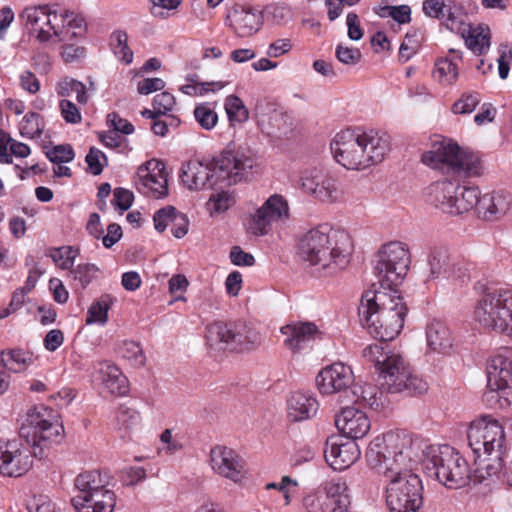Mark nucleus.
I'll list each match as a JSON object with an SVG mask.
<instances>
[{
  "mask_svg": "<svg viewBox=\"0 0 512 512\" xmlns=\"http://www.w3.org/2000/svg\"><path fill=\"white\" fill-rule=\"evenodd\" d=\"M421 438L389 431L374 438L366 452L367 462L387 481L386 503L390 511L420 509L423 484L414 472L420 463Z\"/></svg>",
  "mask_w": 512,
  "mask_h": 512,
  "instance_id": "obj_1",
  "label": "nucleus"
},
{
  "mask_svg": "<svg viewBox=\"0 0 512 512\" xmlns=\"http://www.w3.org/2000/svg\"><path fill=\"white\" fill-rule=\"evenodd\" d=\"M64 427L56 411L44 405L30 408L19 435L26 444L13 440L0 444V474L6 477H20L33 464V457H43L44 450L58 444L63 438Z\"/></svg>",
  "mask_w": 512,
  "mask_h": 512,
  "instance_id": "obj_2",
  "label": "nucleus"
},
{
  "mask_svg": "<svg viewBox=\"0 0 512 512\" xmlns=\"http://www.w3.org/2000/svg\"><path fill=\"white\" fill-rule=\"evenodd\" d=\"M363 357L374 364L378 373L379 387L370 383H356L351 387L352 401L361 406L378 409L383 393L421 394L427 391V383L413 375L404 358L394 350L378 344H370L362 351Z\"/></svg>",
  "mask_w": 512,
  "mask_h": 512,
  "instance_id": "obj_3",
  "label": "nucleus"
},
{
  "mask_svg": "<svg viewBox=\"0 0 512 512\" xmlns=\"http://www.w3.org/2000/svg\"><path fill=\"white\" fill-rule=\"evenodd\" d=\"M473 319L482 327L507 334L512 340V290L487 287L477 300ZM487 378L512 389V347H502L487 362Z\"/></svg>",
  "mask_w": 512,
  "mask_h": 512,
  "instance_id": "obj_4",
  "label": "nucleus"
},
{
  "mask_svg": "<svg viewBox=\"0 0 512 512\" xmlns=\"http://www.w3.org/2000/svg\"><path fill=\"white\" fill-rule=\"evenodd\" d=\"M298 250L303 260L316 266L324 276H332L349 264L352 242L346 231L323 224L299 239Z\"/></svg>",
  "mask_w": 512,
  "mask_h": 512,
  "instance_id": "obj_5",
  "label": "nucleus"
},
{
  "mask_svg": "<svg viewBox=\"0 0 512 512\" xmlns=\"http://www.w3.org/2000/svg\"><path fill=\"white\" fill-rule=\"evenodd\" d=\"M334 159L346 169L363 170L383 161L389 151L385 133L361 128L338 132L330 143Z\"/></svg>",
  "mask_w": 512,
  "mask_h": 512,
  "instance_id": "obj_6",
  "label": "nucleus"
},
{
  "mask_svg": "<svg viewBox=\"0 0 512 512\" xmlns=\"http://www.w3.org/2000/svg\"><path fill=\"white\" fill-rule=\"evenodd\" d=\"M419 458L424 473L448 489H459L470 483L471 468L467 460L450 445H429L421 439Z\"/></svg>",
  "mask_w": 512,
  "mask_h": 512,
  "instance_id": "obj_7",
  "label": "nucleus"
},
{
  "mask_svg": "<svg viewBox=\"0 0 512 512\" xmlns=\"http://www.w3.org/2000/svg\"><path fill=\"white\" fill-rule=\"evenodd\" d=\"M114 478L108 470H89L77 475L78 494L71 499L75 512H112L116 505Z\"/></svg>",
  "mask_w": 512,
  "mask_h": 512,
  "instance_id": "obj_8",
  "label": "nucleus"
},
{
  "mask_svg": "<svg viewBox=\"0 0 512 512\" xmlns=\"http://www.w3.org/2000/svg\"><path fill=\"white\" fill-rule=\"evenodd\" d=\"M421 160L431 168L446 169L459 177L479 176L482 169L476 153L449 139L434 141L431 149L422 154Z\"/></svg>",
  "mask_w": 512,
  "mask_h": 512,
  "instance_id": "obj_9",
  "label": "nucleus"
},
{
  "mask_svg": "<svg viewBox=\"0 0 512 512\" xmlns=\"http://www.w3.org/2000/svg\"><path fill=\"white\" fill-rule=\"evenodd\" d=\"M426 202L451 215H459L475 208L479 188L466 181L445 178L430 184L425 190Z\"/></svg>",
  "mask_w": 512,
  "mask_h": 512,
  "instance_id": "obj_10",
  "label": "nucleus"
},
{
  "mask_svg": "<svg viewBox=\"0 0 512 512\" xmlns=\"http://www.w3.org/2000/svg\"><path fill=\"white\" fill-rule=\"evenodd\" d=\"M467 440L475 456V462L482 456H492L493 460L505 456L504 428L498 420L490 416H482L471 422Z\"/></svg>",
  "mask_w": 512,
  "mask_h": 512,
  "instance_id": "obj_11",
  "label": "nucleus"
},
{
  "mask_svg": "<svg viewBox=\"0 0 512 512\" xmlns=\"http://www.w3.org/2000/svg\"><path fill=\"white\" fill-rule=\"evenodd\" d=\"M410 263L407 246L399 241L384 244L378 251L374 273L379 285L392 288L402 283Z\"/></svg>",
  "mask_w": 512,
  "mask_h": 512,
  "instance_id": "obj_12",
  "label": "nucleus"
},
{
  "mask_svg": "<svg viewBox=\"0 0 512 512\" xmlns=\"http://www.w3.org/2000/svg\"><path fill=\"white\" fill-rule=\"evenodd\" d=\"M302 506L306 512H349L346 481L338 477L322 483L303 497Z\"/></svg>",
  "mask_w": 512,
  "mask_h": 512,
  "instance_id": "obj_13",
  "label": "nucleus"
},
{
  "mask_svg": "<svg viewBox=\"0 0 512 512\" xmlns=\"http://www.w3.org/2000/svg\"><path fill=\"white\" fill-rule=\"evenodd\" d=\"M19 18L41 43L48 42L53 37L58 42H66L68 39L65 31L59 28V21H63V18L58 17L57 11L52 10L48 5L26 7Z\"/></svg>",
  "mask_w": 512,
  "mask_h": 512,
  "instance_id": "obj_14",
  "label": "nucleus"
},
{
  "mask_svg": "<svg viewBox=\"0 0 512 512\" xmlns=\"http://www.w3.org/2000/svg\"><path fill=\"white\" fill-rule=\"evenodd\" d=\"M214 164L218 167L220 179L228 185H235L252 175L255 159L247 148H227L214 158Z\"/></svg>",
  "mask_w": 512,
  "mask_h": 512,
  "instance_id": "obj_15",
  "label": "nucleus"
},
{
  "mask_svg": "<svg viewBox=\"0 0 512 512\" xmlns=\"http://www.w3.org/2000/svg\"><path fill=\"white\" fill-rule=\"evenodd\" d=\"M407 314V308H382V310H376L374 320L361 321L362 325L366 327L369 333L376 339H379L381 343H377L383 347L389 348L388 341L393 340L402 330L404 320Z\"/></svg>",
  "mask_w": 512,
  "mask_h": 512,
  "instance_id": "obj_16",
  "label": "nucleus"
},
{
  "mask_svg": "<svg viewBox=\"0 0 512 512\" xmlns=\"http://www.w3.org/2000/svg\"><path fill=\"white\" fill-rule=\"evenodd\" d=\"M139 181L136 183L138 192L161 199L168 195V173L165 163L161 160L150 159L137 170Z\"/></svg>",
  "mask_w": 512,
  "mask_h": 512,
  "instance_id": "obj_17",
  "label": "nucleus"
},
{
  "mask_svg": "<svg viewBox=\"0 0 512 512\" xmlns=\"http://www.w3.org/2000/svg\"><path fill=\"white\" fill-rule=\"evenodd\" d=\"M179 177L189 190L212 188L220 179L213 159H192L183 164Z\"/></svg>",
  "mask_w": 512,
  "mask_h": 512,
  "instance_id": "obj_18",
  "label": "nucleus"
},
{
  "mask_svg": "<svg viewBox=\"0 0 512 512\" xmlns=\"http://www.w3.org/2000/svg\"><path fill=\"white\" fill-rule=\"evenodd\" d=\"M301 186L305 193L326 203L337 201L342 193L338 180L330 173L320 169L305 171L301 176Z\"/></svg>",
  "mask_w": 512,
  "mask_h": 512,
  "instance_id": "obj_19",
  "label": "nucleus"
},
{
  "mask_svg": "<svg viewBox=\"0 0 512 512\" xmlns=\"http://www.w3.org/2000/svg\"><path fill=\"white\" fill-rule=\"evenodd\" d=\"M397 286L390 288H383L379 285V290L367 291L361 298V302L358 308V314L361 321L373 322L376 310H382V308H406L399 295Z\"/></svg>",
  "mask_w": 512,
  "mask_h": 512,
  "instance_id": "obj_20",
  "label": "nucleus"
},
{
  "mask_svg": "<svg viewBox=\"0 0 512 512\" xmlns=\"http://www.w3.org/2000/svg\"><path fill=\"white\" fill-rule=\"evenodd\" d=\"M210 463L217 474L235 483L245 477V461L231 448L221 445L213 447L210 451Z\"/></svg>",
  "mask_w": 512,
  "mask_h": 512,
  "instance_id": "obj_21",
  "label": "nucleus"
},
{
  "mask_svg": "<svg viewBox=\"0 0 512 512\" xmlns=\"http://www.w3.org/2000/svg\"><path fill=\"white\" fill-rule=\"evenodd\" d=\"M354 383V374L350 366L335 362L323 368L316 377L317 387L322 394H334L351 390Z\"/></svg>",
  "mask_w": 512,
  "mask_h": 512,
  "instance_id": "obj_22",
  "label": "nucleus"
},
{
  "mask_svg": "<svg viewBox=\"0 0 512 512\" xmlns=\"http://www.w3.org/2000/svg\"><path fill=\"white\" fill-rule=\"evenodd\" d=\"M324 457L330 467L341 471L360 457V450L355 441L347 439L344 442L343 436H331L326 440Z\"/></svg>",
  "mask_w": 512,
  "mask_h": 512,
  "instance_id": "obj_23",
  "label": "nucleus"
},
{
  "mask_svg": "<svg viewBox=\"0 0 512 512\" xmlns=\"http://www.w3.org/2000/svg\"><path fill=\"white\" fill-rule=\"evenodd\" d=\"M225 23L238 37H249L260 29L262 14L256 8L236 4L228 11Z\"/></svg>",
  "mask_w": 512,
  "mask_h": 512,
  "instance_id": "obj_24",
  "label": "nucleus"
},
{
  "mask_svg": "<svg viewBox=\"0 0 512 512\" xmlns=\"http://www.w3.org/2000/svg\"><path fill=\"white\" fill-rule=\"evenodd\" d=\"M280 332L285 336L284 346L293 353L309 348L320 333L315 323L301 321L282 326Z\"/></svg>",
  "mask_w": 512,
  "mask_h": 512,
  "instance_id": "obj_25",
  "label": "nucleus"
},
{
  "mask_svg": "<svg viewBox=\"0 0 512 512\" xmlns=\"http://www.w3.org/2000/svg\"><path fill=\"white\" fill-rule=\"evenodd\" d=\"M335 425L343 438L351 441L363 438L370 430L367 415L355 407H345L335 418Z\"/></svg>",
  "mask_w": 512,
  "mask_h": 512,
  "instance_id": "obj_26",
  "label": "nucleus"
},
{
  "mask_svg": "<svg viewBox=\"0 0 512 512\" xmlns=\"http://www.w3.org/2000/svg\"><path fill=\"white\" fill-rule=\"evenodd\" d=\"M93 380L111 395L123 396L128 392V379L114 364L100 362L92 374Z\"/></svg>",
  "mask_w": 512,
  "mask_h": 512,
  "instance_id": "obj_27",
  "label": "nucleus"
},
{
  "mask_svg": "<svg viewBox=\"0 0 512 512\" xmlns=\"http://www.w3.org/2000/svg\"><path fill=\"white\" fill-rule=\"evenodd\" d=\"M512 197L505 191H494L492 193L479 195V201L475 208L479 216L488 221H495L506 214L510 208Z\"/></svg>",
  "mask_w": 512,
  "mask_h": 512,
  "instance_id": "obj_28",
  "label": "nucleus"
},
{
  "mask_svg": "<svg viewBox=\"0 0 512 512\" xmlns=\"http://www.w3.org/2000/svg\"><path fill=\"white\" fill-rule=\"evenodd\" d=\"M427 351L447 355L450 353L454 338L449 327L441 320L433 319L426 326Z\"/></svg>",
  "mask_w": 512,
  "mask_h": 512,
  "instance_id": "obj_29",
  "label": "nucleus"
},
{
  "mask_svg": "<svg viewBox=\"0 0 512 512\" xmlns=\"http://www.w3.org/2000/svg\"><path fill=\"white\" fill-rule=\"evenodd\" d=\"M503 460L492 459V456H482L477 462L476 468L471 470L470 482L490 486L498 482L502 483Z\"/></svg>",
  "mask_w": 512,
  "mask_h": 512,
  "instance_id": "obj_30",
  "label": "nucleus"
},
{
  "mask_svg": "<svg viewBox=\"0 0 512 512\" xmlns=\"http://www.w3.org/2000/svg\"><path fill=\"white\" fill-rule=\"evenodd\" d=\"M288 415L293 421H302L314 415L318 409L316 398L309 392H293L287 400Z\"/></svg>",
  "mask_w": 512,
  "mask_h": 512,
  "instance_id": "obj_31",
  "label": "nucleus"
},
{
  "mask_svg": "<svg viewBox=\"0 0 512 512\" xmlns=\"http://www.w3.org/2000/svg\"><path fill=\"white\" fill-rule=\"evenodd\" d=\"M231 322L215 321L206 327L205 340L210 352L230 350Z\"/></svg>",
  "mask_w": 512,
  "mask_h": 512,
  "instance_id": "obj_32",
  "label": "nucleus"
},
{
  "mask_svg": "<svg viewBox=\"0 0 512 512\" xmlns=\"http://www.w3.org/2000/svg\"><path fill=\"white\" fill-rule=\"evenodd\" d=\"M230 350L243 351L250 349L259 340L258 332L248 322H231Z\"/></svg>",
  "mask_w": 512,
  "mask_h": 512,
  "instance_id": "obj_33",
  "label": "nucleus"
},
{
  "mask_svg": "<svg viewBox=\"0 0 512 512\" xmlns=\"http://www.w3.org/2000/svg\"><path fill=\"white\" fill-rule=\"evenodd\" d=\"M482 401L490 409H504L512 404V389L487 378V388L482 395Z\"/></svg>",
  "mask_w": 512,
  "mask_h": 512,
  "instance_id": "obj_34",
  "label": "nucleus"
},
{
  "mask_svg": "<svg viewBox=\"0 0 512 512\" xmlns=\"http://www.w3.org/2000/svg\"><path fill=\"white\" fill-rule=\"evenodd\" d=\"M453 261L446 248L432 249L428 258L430 267L428 279H437L441 276L447 278Z\"/></svg>",
  "mask_w": 512,
  "mask_h": 512,
  "instance_id": "obj_35",
  "label": "nucleus"
},
{
  "mask_svg": "<svg viewBox=\"0 0 512 512\" xmlns=\"http://www.w3.org/2000/svg\"><path fill=\"white\" fill-rule=\"evenodd\" d=\"M99 268L93 263H80L68 270L67 277L75 289L84 290L95 279Z\"/></svg>",
  "mask_w": 512,
  "mask_h": 512,
  "instance_id": "obj_36",
  "label": "nucleus"
},
{
  "mask_svg": "<svg viewBox=\"0 0 512 512\" xmlns=\"http://www.w3.org/2000/svg\"><path fill=\"white\" fill-rule=\"evenodd\" d=\"M33 361V354L22 349H11L3 351L1 354V362L4 367L14 373L26 370Z\"/></svg>",
  "mask_w": 512,
  "mask_h": 512,
  "instance_id": "obj_37",
  "label": "nucleus"
},
{
  "mask_svg": "<svg viewBox=\"0 0 512 512\" xmlns=\"http://www.w3.org/2000/svg\"><path fill=\"white\" fill-rule=\"evenodd\" d=\"M58 17L63 18V21H59V28L65 31V35L68 37L66 41H70L86 31V23L82 15L73 11H64L58 13Z\"/></svg>",
  "mask_w": 512,
  "mask_h": 512,
  "instance_id": "obj_38",
  "label": "nucleus"
},
{
  "mask_svg": "<svg viewBox=\"0 0 512 512\" xmlns=\"http://www.w3.org/2000/svg\"><path fill=\"white\" fill-rule=\"evenodd\" d=\"M112 304L113 298L109 294L102 295L89 307L86 316V324L105 325L108 321V311Z\"/></svg>",
  "mask_w": 512,
  "mask_h": 512,
  "instance_id": "obj_39",
  "label": "nucleus"
},
{
  "mask_svg": "<svg viewBox=\"0 0 512 512\" xmlns=\"http://www.w3.org/2000/svg\"><path fill=\"white\" fill-rule=\"evenodd\" d=\"M465 44L468 49L481 55L490 46V30L487 26L478 25L475 28L470 27Z\"/></svg>",
  "mask_w": 512,
  "mask_h": 512,
  "instance_id": "obj_40",
  "label": "nucleus"
},
{
  "mask_svg": "<svg viewBox=\"0 0 512 512\" xmlns=\"http://www.w3.org/2000/svg\"><path fill=\"white\" fill-rule=\"evenodd\" d=\"M262 205L275 224H283L288 220L289 205L282 195L273 194Z\"/></svg>",
  "mask_w": 512,
  "mask_h": 512,
  "instance_id": "obj_41",
  "label": "nucleus"
},
{
  "mask_svg": "<svg viewBox=\"0 0 512 512\" xmlns=\"http://www.w3.org/2000/svg\"><path fill=\"white\" fill-rule=\"evenodd\" d=\"M110 46L114 55L123 63L130 64L133 61V51L128 46V35L123 30H115L110 36Z\"/></svg>",
  "mask_w": 512,
  "mask_h": 512,
  "instance_id": "obj_42",
  "label": "nucleus"
},
{
  "mask_svg": "<svg viewBox=\"0 0 512 512\" xmlns=\"http://www.w3.org/2000/svg\"><path fill=\"white\" fill-rule=\"evenodd\" d=\"M459 75L457 64L448 58H441L436 61L433 77L442 85H452Z\"/></svg>",
  "mask_w": 512,
  "mask_h": 512,
  "instance_id": "obj_43",
  "label": "nucleus"
},
{
  "mask_svg": "<svg viewBox=\"0 0 512 512\" xmlns=\"http://www.w3.org/2000/svg\"><path fill=\"white\" fill-rule=\"evenodd\" d=\"M80 250L75 246H61L51 248L47 253L55 264L62 270H69L74 265L75 259L79 256Z\"/></svg>",
  "mask_w": 512,
  "mask_h": 512,
  "instance_id": "obj_44",
  "label": "nucleus"
},
{
  "mask_svg": "<svg viewBox=\"0 0 512 512\" xmlns=\"http://www.w3.org/2000/svg\"><path fill=\"white\" fill-rule=\"evenodd\" d=\"M273 225H275V222L270 220L269 214L264 206L261 205L251 217L249 231L253 235L264 236L272 230Z\"/></svg>",
  "mask_w": 512,
  "mask_h": 512,
  "instance_id": "obj_45",
  "label": "nucleus"
},
{
  "mask_svg": "<svg viewBox=\"0 0 512 512\" xmlns=\"http://www.w3.org/2000/svg\"><path fill=\"white\" fill-rule=\"evenodd\" d=\"M20 133L24 137H40L44 130V121L42 116L36 112H28L22 118L20 123Z\"/></svg>",
  "mask_w": 512,
  "mask_h": 512,
  "instance_id": "obj_46",
  "label": "nucleus"
},
{
  "mask_svg": "<svg viewBox=\"0 0 512 512\" xmlns=\"http://www.w3.org/2000/svg\"><path fill=\"white\" fill-rule=\"evenodd\" d=\"M118 353L121 357L129 360L133 366H143L146 360L142 347L133 340L122 341L118 347Z\"/></svg>",
  "mask_w": 512,
  "mask_h": 512,
  "instance_id": "obj_47",
  "label": "nucleus"
},
{
  "mask_svg": "<svg viewBox=\"0 0 512 512\" xmlns=\"http://www.w3.org/2000/svg\"><path fill=\"white\" fill-rule=\"evenodd\" d=\"M225 110L230 122H245L249 118V112L243 101L236 95H229L225 99Z\"/></svg>",
  "mask_w": 512,
  "mask_h": 512,
  "instance_id": "obj_48",
  "label": "nucleus"
},
{
  "mask_svg": "<svg viewBox=\"0 0 512 512\" xmlns=\"http://www.w3.org/2000/svg\"><path fill=\"white\" fill-rule=\"evenodd\" d=\"M481 102V95L478 92H464L461 97L452 105L454 114H471Z\"/></svg>",
  "mask_w": 512,
  "mask_h": 512,
  "instance_id": "obj_49",
  "label": "nucleus"
},
{
  "mask_svg": "<svg viewBox=\"0 0 512 512\" xmlns=\"http://www.w3.org/2000/svg\"><path fill=\"white\" fill-rule=\"evenodd\" d=\"M194 117L205 130L213 129L218 122V115L209 103H202L195 107Z\"/></svg>",
  "mask_w": 512,
  "mask_h": 512,
  "instance_id": "obj_50",
  "label": "nucleus"
},
{
  "mask_svg": "<svg viewBox=\"0 0 512 512\" xmlns=\"http://www.w3.org/2000/svg\"><path fill=\"white\" fill-rule=\"evenodd\" d=\"M140 422V414L126 406H120L116 412V425L119 430L128 433Z\"/></svg>",
  "mask_w": 512,
  "mask_h": 512,
  "instance_id": "obj_51",
  "label": "nucleus"
},
{
  "mask_svg": "<svg viewBox=\"0 0 512 512\" xmlns=\"http://www.w3.org/2000/svg\"><path fill=\"white\" fill-rule=\"evenodd\" d=\"M420 39L416 30L409 31L405 35L404 41L401 43L398 53V59L401 63L408 62L415 55L420 46Z\"/></svg>",
  "mask_w": 512,
  "mask_h": 512,
  "instance_id": "obj_52",
  "label": "nucleus"
},
{
  "mask_svg": "<svg viewBox=\"0 0 512 512\" xmlns=\"http://www.w3.org/2000/svg\"><path fill=\"white\" fill-rule=\"evenodd\" d=\"M46 157L54 164L69 163L73 161L75 152L70 144L55 145L45 151Z\"/></svg>",
  "mask_w": 512,
  "mask_h": 512,
  "instance_id": "obj_53",
  "label": "nucleus"
},
{
  "mask_svg": "<svg viewBox=\"0 0 512 512\" xmlns=\"http://www.w3.org/2000/svg\"><path fill=\"white\" fill-rule=\"evenodd\" d=\"M226 85V82L223 81H212V82H201L198 84H187L181 87V91L184 94L193 96L200 95L203 96L209 92L216 93L223 89Z\"/></svg>",
  "mask_w": 512,
  "mask_h": 512,
  "instance_id": "obj_54",
  "label": "nucleus"
},
{
  "mask_svg": "<svg viewBox=\"0 0 512 512\" xmlns=\"http://www.w3.org/2000/svg\"><path fill=\"white\" fill-rule=\"evenodd\" d=\"M178 221V213L173 206H166L159 209L153 216L156 231L162 233L169 224Z\"/></svg>",
  "mask_w": 512,
  "mask_h": 512,
  "instance_id": "obj_55",
  "label": "nucleus"
},
{
  "mask_svg": "<svg viewBox=\"0 0 512 512\" xmlns=\"http://www.w3.org/2000/svg\"><path fill=\"white\" fill-rule=\"evenodd\" d=\"M88 170L93 175H100L108 161L106 155L98 148L91 147L85 157Z\"/></svg>",
  "mask_w": 512,
  "mask_h": 512,
  "instance_id": "obj_56",
  "label": "nucleus"
},
{
  "mask_svg": "<svg viewBox=\"0 0 512 512\" xmlns=\"http://www.w3.org/2000/svg\"><path fill=\"white\" fill-rule=\"evenodd\" d=\"M335 56L339 62L346 65H355L361 59V52L358 48L347 47L342 44L336 46Z\"/></svg>",
  "mask_w": 512,
  "mask_h": 512,
  "instance_id": "obj_57",
  "label": "nucleus"
},
{
  "mask_svg": "<svg viewBox=\"0 0 512 512\" xmlns=\"http://www.w3.org/2000/svg\"><path fill=\"white\" fill-rule=\"evenodd\" d=\"M59 109L62 118L66 123L78 124L82 120L81 113L78 107L70 100L62 99L59 102Z\"/></svg>",
  "mask_w": 512,
  "mask_h": 512,
  "instance_id": "obj_58",
  "label": "nucleus"
},
{
  "mask_svg": "<svg viewBox=\"0 0 512 512\" xmlns=\"http://www.w3.org/2000/svg\"><path fill=\"white\" fill-rule=\"evenodd\" d=\"M160 442L162 446L159 448L160 452H165L168 455L175 454L182 449V443L177 437H174L171 429H165L160 435Z\"/></svg>",
  "mask_w": 512,
  "mask_h": 512,
  "instance_id": "obj_59",
  "label": "nucleus"
},
{
  "mask_svg": "<svg viewBox=\"0 0 512 512\" xmlns=\"http://www.w3.org/2000/svg\"><path fill=\"white\" fill-rule=\"evenodd\" d=\"M133 193L125 188H116L113 192V205L120 211H127L133 204Z\"/></svg>",
  "mask_w": 512,
  "mask_h": 512,
  "instance_id": "obj_60",
  "label": "nucleus"
},
{
  "mask_svg": "<svg viewBox=\"0 0 512 512\" xmlns=\"http://www.w3.org/2000/svg\"><path fill=\"white\" fill-rule=\"evenodd\" d=\"M174 105L175 98L169 92H161L153 99V108L161 115H165L167 112L172 111Z\"/></svg>",
  "mask_w": 512,
  "mask_h": 512,
  "instance_id": "obj_61",
  "label": "nucleus"
},
{
  "mask_svg": "<svg viewBox=\"0 0 512 512\" xmlns=\"http://www.w3.org/2000/svg\"><path fill=\"white\" fill-rule=\"evenodd\" d=\"M445 8L446 6L441 0H424L422 4V10L426 16L439 20L444 19Z\"/></svg>",
  "mask_w": 512,
  "mask_h": 512,
  "instance_id": "obj_62",
  "label": "nucleus"
},
{
  "mask_svg": "<svg viewBox=\"0 0 512 512\" xmlns=\"http://www.w3.org/2000/svg\"><path fill=\"white\" fill-rule=\"evenodd\" d=\"M107 122L113 128L116 133H122L124 135H130L134 132V126L126 119L121 118L117 113H109L107 115Z\"/></svg>",
  "mask_w": 512,
  "mask_h": 512,
  "instance_id": "obj_63",
  "label": "nucleus"
},
{
  "mask_svg": "<svg viewBox=\"0 0 512 512\" xmlns=\"http://www.w3.org/2000/svg\"><path fill=\"white\" fill-rule=\"evenodd\" d=\"M229 257L231 262L236 266H252L255 263L254 256L245 252L239 246L231 248Z\"/></svg>",
  "mask_w": 512,
  "mask_h": 512,
  "instance_id": "obj_64",
  "label": "nucleus"
}]
</instances>
